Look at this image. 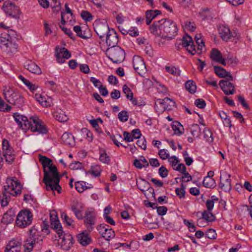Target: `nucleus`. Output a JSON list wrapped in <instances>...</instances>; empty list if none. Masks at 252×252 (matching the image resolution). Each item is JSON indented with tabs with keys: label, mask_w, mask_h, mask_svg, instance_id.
<instances>
[{
	"label": "nucleus",
	"mask_w": 252,
	"mask_h": 252,
	"mask_svg": "<svg viewBox=\"0 0 252 252\" xmlns=\"http://www.w3.org/2000/svg\"><path fill=\"white\" fill-rule=\"evenodd\" d=\"M202 184L204 187L207 188H213L216 186L215 180L210 177H205Z\"/></svg>",
	"instance_id": "39"
},
{
	"label": "nucleus",
	"mask_w": 252,
	"mask_h": 252,
	"mask_svg": "<svg viewBox=\"0 0 252 252\" xmlns=\"http://www.w3.org/2000/svg\"><path fill=\"white\" fill-rule=\"evenodd\" d=\"M99 159L100 161L104 163L108 164L109 163V157L107 155L104 150H101L100 151Z\"/></svg>",
	"instance_id": "47"
},
{
	"label": "nucleus",
	"mask_w": 252,
	"mask_h": 252,
	"mask_svg": "<svg viewBox=\"0 0 252 252\" xmlns=\"http://www.w3.org/2000/svg\"><path fill=\"white\" fill-rule=\"evenodd\" d=\"M69 168L71 170L80 169L82 168V164L79 161H75L70 164Z\"/></svg>",
	"instance_id": "55"
},
{
	"label": "nucleus",
	"mask_w": 252,
	"mask_h": 252,
	"mask_svg": "<svg viewBox=\"0 0 252 252\" xmlns=\"http://www.w3.org/2000/svg\"><path fill=\"white\" fill-rule=\"evenodd\" d=\"M133 66L135 70L140 75L143 76L146 72L145 62L139 56H134L133 58Z\"/></svg>",
	"instance_id": "14"
},
{
	"label": "nucleus",
	"mask_w": 252,
	"mask_h": 252,
	"mask_svg": "<svg viewBox=\"0 0 252 252\" xmlns=\"http://www.w3.org/2000/svg\"><path fill=\"white\" fill-rule=\"evenodd\" d=\"M13 116L16 122L23 130L31 129L33 132L42 134L47 132L46 126L41 124V121L37 117H31L29 120L27 117L18 113H14Z\"/></svg>",
	"instance_id": "2"
},
{
	"label": "nucleus",
	"mask_w": 252,
	"mask_h": 252,
	"mask_svg": "<svg viewBox=\"0 0 252 252\" xmlns=\"http://www.w3.org/2000/svg\"><path fill=\"white\" fill-rule=\"evenodd\" d=\"M195 105L199 108L203 109L206 106V102L202 99H197L195 101Z\"/></svg>",
	"instance_id": "57"
},
{
	"label": "nucleus",
	"mask_w": 252,
	"mask_h": 252,
	"mask_svg": "<svg viewBox=\"0 0 252 252\" xmlns=\"http://www.w3.org/2000/svg\"><path fill=\"white\" fill-rule=\"evenodd\" d=\"M2 9L6 15L13 18H18L21 13L19 7L10 0L4 1Z\"/></svg>",
	"instance_id": "9"
},
{
	"label": "nucleus",
	"mask_w": 252,
	"mask_h": 252,
	"mask_svg": "<svg viewBox=\"0 0 252 252\" xmlns=\"http://www.w3.org/2000/svg\"><path fill=\"white\" fill-rule=\"evenodd\" d=\"M35 98L43 107H49L51 105L52 100L51 98H46L44 95L41 94H36Z\"/></svg>",
	"instance_id": "30"
},
{
	"label": "nucleus",
	"mask_w": 252,
	"mask_h": 252,
	"mask_svg": "<svg viewBox=\"0 0 252 252\" xmlns=\"http://www.w3.org/2000/svg\"><path fill=\"white\" fill-rule=\"evenodd\" d=\"M14 98V102L11 103L15 105H17L18 107H21L24 103V97L19 94H17L16 96Z\"/></svg>",
	"instance_id": "44"
},
{
	"label": "nucleus",
	"mask_w": 252,
	"mask_h": 252,
	"mask_svg": "<svg viewBox=\"0 0 252 252\" xmlns=\"http://www.w3.org/2000/svg\"><path fill=\"white\" fill-rule=\"evenodd\" d=\"M185 88L186 90L190 94H193L196 91V86L192 80H188L185 83Z\"/></svg>",
	"instance_id": "38"
},
{
	"label": "nucleus",
	"mask_w": 252,
	"mask_h": 252,
	"mask_svg": "<svg viewBox=\"0 0 252 252\" xmlns=\"http://www.w3.org/2000/svg\"><path fill=\"white\" fill-rule=\"evenodd\" d=\"M25 66L27 70L32 73L37 74H40L42 73L41 68L33 62L27 63L25 65Z\"/></svg>",
	"instance_id": "32"
},
{
	"label": "nucleus",
	"mask_w": 252,
	"mask_h": 252,
	"mask_svg": "<svg viewBox=\"0 0 252 252\" xmlns=\"http://www.w3.org/2000/svg\"><path fill=\"white\" fill-rule=\"evenodd\" d=\"M230 175L224 172L220 176L219 187L224 191H229L231 189Z\"/></svg>",
	"instance_id": "16"
},
{
	"label": "nucleus",
	"mask_w": 252,
	"mask_h": 252,
	"mask_svg": "<svg viewBox=\"0 0 252 252\" xmlns=\"http://www.w3.org/2000/svg\"><path fill=\"white\" fill-rule=\"evenodd\" d=\"M201 218L207 222H212L216 219L215 215L211 212L208 211H204L202 213Z\"/></svg>",
	"instance_id": "40"
},
{
	"label": "nucleus",
	"mask_w": 252,
	"mask_h": 252,
	"mask_svg": "<svg viewBox=\"0 0 252 252\" xmlns=\"http://www.w3.org/2000/svg\"><path fill=\"white\" fill-rule=\"evenodd\" d=\"M104 40L109 48L117 47V44L118 43L119 38L116 31L112 29L109 33L105 36Z\"/></svg>",
	"instance_id": "17"
},
{
	"label": "nucleus",
	"mask_w": 252,
	"mask_h": 252,
	"mask_svg": "<svg viewBox=\"0 0 252 252\" xmlns=\"http://www.w3.org/2000/svg\"><path fill=\"white\" fill-rule=\"evenodd\" d=\"M118 118L120 121L125 122L127 121L128 119V115L126 111L123 110L119 112L118 115Z\"/></svg>",
	"instance_id": "50"
},
{
	"label": "nucleus",
	"mask_w": 252,
	"mask_h": 252,
	"mask_svg": "<svg viewBox=\"0 0 252 252\" xmlns=\"http://www.w3.org/2000/svg\"><path fill=\"white\" fill-rule=\"evenodd\" d=\"M62 175L60 174L49 178V181H43L46 185L47 190H56L59 193L61 192V187L59 185L60 178Z\"/></svg>",
	"instance_id": "12"
},
{
	"label": "nucleus",
	"mask_w": 252,
	"mask_h": 252,
	"mask_svg": "<svg viewBox=\"0 0 252 252\" xmlns=\"http://www.w3.org/2000/svg\"><path fill=\"white\" fill-rule=\"evenodd\" d=\"M123 92L126 94L127 98H132L133 93L131 90L126 85H124L123 87Z\"/></svg>",
	"instance_id": "53"
},
{
	"label": "nucleus",
	"mask_w": 252,
	"mask_h": 252,
	"mask_svg": "<svg viewBox=\"0 0 252 252\" xmlns=\"http://www.w3.org/2000/svg\"><path fill=\"white\" fill-rule=\"evenodd\" d=\"M79 68L81 72L85 74H88L90 72V68L86 64H80Z\"/></svg>",
	"instance_id": "63"
},
{
	"label": "nucleus",
	"mask_w": 252,
	"mask_h": 252,
	"mask_svg": "<svg viewBox=\"0 0 252 252\" xmlns=\"http://www.w3.org/2000/svg\"><path fill=\"white\" fill-rule=\"evenodd\" d=\"M54 116L55 119L60 122H65L68 119V118L65 114V112L62 110L56 111L54 113Z\"/></svg>",
	"instance_id": "34"
},
{
	"label": "nucleus",
	"mask_w": 252,
	"mask_h": 252,
	"mask_svg": "<svg viewBox=\"0 0 252 252\" xmlns=\"http://www.w3.org/2000/svg\"><path fill=\"white\" fill-rule=\"evenodd\" d=\"M229 81L230 80L228 79L226 80H221L219 83L220 87L226 95L233 94L235 92L234 86Z\"/></svg>",
	"instance_id": "20"
},
{
	"label": "nucleus",
	"mask_w": 252,
	"mask_h": 252,
	"mask_svg": "<svg viewBox=\"0 0 252 252\" xmlns=\"http://www.w3.org/2000/svg\"><path fill=\"white\" fill-rule=\"evenodd\" d=\"M21 246V242L13 239L6 245L4 252H20Z\"/></svg>",
	"instance_id": "21"
},
{
	"label": "nucleus",
	"mask_w": 252,
	"mask_h": 252,
	"mask_svg": "<svg viewBox=\"0 0 252 252\" xmlns=\"http://www.w3.org/2000/svg\"><path fill=\"white\" fill-rule=\"evenodd\" d=\"M96 213L93 209H88L85 212L84 223L89 231H92L95 223Z\"/></svg>",
	"instance_id": "11"
},
{
	"label": "nucleus",
	"mask_w": 252,
	"mask_h": 252,
	"mask_svg": "<svg viewBox=\"0 0 252 252\" xmlns=\"http://www.w3.org/2000/svg\"><path fill=\"white\" fill-rule=\"evenodd\" d=\"M172 129L174 131V134L180 135L184 131V128L181 123L178 121H175L173 123Z\"/></svg>",
	"instance_id": "35"
},
{
	"label": "nucleus",
	"mask_w": 252,
	"mask_h": 252,
	"mask_svg": "<svg viewBox=\"0 0 252 252\" xmlns=\"http://www.w3.org/2000/svg\"><path fill=\"white\" fill-rule=\"evenodd\" d=\"M106 53L108 58L114 63H121L125 59V51L119 46L108 48Z\"/></svg>",
	"instance_id": "5"
},
{
	"label": "nucleus",
	"mask_w": 252,
	"mask_h": 252,
	"mask_svg": "<svg viewBox=\"0 0 252 252\" xmlns=\"http://www.w3.org/2000/svg\"><path fill=\"white\" fill-rule=\"evenodd\" d=\"M204 137L206 141L211 143L213 141L214 138L212 136V133L211 131L207 128H205L203 131Z\"/></svg>",
	"instance_id": "46"
},
{
	"label": "nucleus",
	"mask_w": 252,
	"mask_h": 252,
	"mask_svg": "<svg viewBox=\"0 0 252 252\" xmlns=\"http://www.w3.org/2000/svg\"><path fill=\"white\" fill-rule=\"evenodd\" d=\"M210 58L212 60L219 63L224 66L226 65L225 60L222 58V56L220 52L216 48H213L210 54Z\"/></svg>",
	"instance_id": "22"
},
{
	"label": "nucleus",
	"mask_w": 252,
	"mask_h": 252,
	"mask_svg": "<svg viewBox=\"0 0 252 252\" xmlns=\"http://www.w3.org/2000/svg\"><path fill=\"white\" fill-rule=\"evenodd\" d=\"M70 57V52L65 48L56 47V57L58 63H63L65 60L69 59Z\"/></svg>",
	"instance_id": "19"
},
{
	"label": "nucleus",
	"mask_w": 252,
	"mask_h": 252,
	"mask_svg": "<svg viewBox=\"0 0 252 252\" xmlns=\"http://www.w3.org/2000/svg\"><path fill=\"white\" fill-rule=\"evenodd\" d=\"M15 214L14 211L10 209L3 215L1 222L5 224H8L13 221Z\"/></svg>",
	"instance_id": "28"
},
{
	"label": "nucleus",
	"mask_w": 252,
	"mask_h": 252,
	"mask_svg": "<svg viewBox=\"0 0 252 252\" xmlns=\"http://www.w3.org/2000/svg\"><path fill=\"white\" fill-rule=\"evenodd\" d=\"M11 109V107L7 104H5V102L0 98V111H8Z\"/></svg>",
	"instance_id": "60"
},
{
	"label": "nucleus",
	"mask_w": 252,
	"mask_h": 252,
	"mask_svg": "<svg viewBox=\"0 0 252 252\" xmlns=\"http://www.w3.org/2000/svg\"><path fill=\"white\" fill-rule=\"evenodd\" d=\"M22 186L15 177L7 178L6 185L4 186L3 196L1 201L2 207L6 206L9 200L10 195L17 196L21 194Z\"/></svg>",
	"instance_id": "3"
},
{
	"label": "nucleus",
	"mask_w": 252,
	"mask_h": 252,
	"mask_svg": "<svg viewBox=\"0 0 252 252\" xmlns=\"http://www.w3.org/2000/svg\"><path fill=\"white\" fill-rule=\"evenodd\" d=\"M63 232L61 234H57L60 239L61 240L60 242L61 248L65 251H68L70 249L72 245L73 237L70 234H63Z\"/></svg>",
	"instance_id": "15"
},
{
	"label": "nucleus",
	"mask_w": 252,
	"mask_h": 252,
	"mask_svg": "<svg viewBox=\"0 0 252 252\" xmlns=\"http://www.w3.org/2000/svg\"><path fill=\"white\" fill-rule=\"evenodd\" d=\"M61 217L67 225L70 226L71 225L73 220L71 218H69L65 213H63L61 215Z\"/></svg>",
	"instance_id": "62"
},
{
	"label": "nucleus",
	"mask_w": 252,
	"mask_h": 252,
	"mask_svg": "<svg viewBox=\"0 0 252 252\" xmlns=\"http://www.w3.org/2000/svg\"><path fill=\"white\" fill-rule=\"evenodd\" d=\"M97 230L100 235L107 241H109L115 237L114 231L106 224H100L97 226Z\"/></svg>",
	"instance_id": "13"
},
{
	"label": "nucleus",
	"mask_w": 252,
	"mask_h": 252,
	"mask_svg": "<svg viewBox=\"0 0 252 252\" xmlns=\"http://www.w3.org/2000/svg\"><path fill=\"white\" fill-rule=\"evenodd\" d=\"M149 29L153 34L167 40L173 39L177 34L178 31L176 24L168 19L155 21Z\"/></svg>",
	"instance_id": "1"
},
{
	"label": "nucleus",
	"mask_w": 252,
	"mask_h": 252,
	"mask_svg": "<svg viewBox=\"0 0 252 252\" xmlns=\"http://www.w3.org/2000/svg\"><path fill=\"white\" fill-rule=\"evenodd\" d=\"M200 128L199 126L197 124L193 125L191 126L190 132L193 136H198L200 132Z\"/></svg>",
	"instance_id": "51"
},
{
	"label": "nucleus",
	"mask_w": 252,
	"mask_h": 252,
	"mask_svg": "<svg viewBox=\"0 0 252 252\" xmlns=\"http://www.w3.org/2000/svg\"><path fill=\"white\" fill-rule=\"evenodd\" d=\"M219 33L221 38L225 41H227L231 37V33L229 29L224 26L220 27L219 29Z\"/></svg>",
	"instance_id": "31"
},
{
	"label": "nucleus",
	"mask_w": 252,
	"mask_h": 252,
	"mask_svg": "<svg viewBox=\"0 0 252 252\" xmlns=\"http://www.w3.org/2000/svg\"><path fill=\"white\" fill-rule=\"evenodd\" d=\"M137 145L143 150L146 149V140L145 137L139 139L137 141Z\"/></svg>",
	"instance_id": "61"
},
{
	"label": "nucleus",
	"mask_w": 252,
	"mask_h": 252,
	"mask_svg": "<svg viewBox=\"0 0 252 252\" xmlns=\"http://www.w3.org/2000/svg\"><path fill=\"white\" fill-rule=\"evenodd\" d=\"M158 173L162 178H165L167 176L168 171L163 166H161L158 170Z\"/></svg>",
	"instance_id": "59"
},
{
	"label": "nucleus",
	"mask_w": 252,
	"mask_h": 252,
	"mask_svg": "<svg viewBox=\"0 0 252 252\" xmlns=\"http://www.w3.org/2000/svg\"><path fill=\"white\" fill-rule=\"evenodd\" d=\"M50 216L51 227L56 231L57 234L61 235L63 232V230L56 211H53L50 213Z\"/></svg>",
	"instance_id": "18"
},
{
	"label": "nucleus",
	"mask_w": 252,
	"mask_h": 252,
	"mask_svg": "<svg viewBox=\"0 0 252 252\" xmlns=\"http://www.w3.org/2000/svg\"><path fill=\"white\" fill-rule=\"evenodd\" d=\"M206 237L210 239H216L217 234L215 230L209 229L205 233Z\"/></svg>",
	"instance_id": "52"
},
{
	"label": "nucleus",
	"mask_w": 252,
	"mask_h": 252,
	"mask_svg": "<svg viewBox=\"0 0 252 252\" xmlns=\"http://www.w3.org/2000/svg\"><path fill=\"white\" fill-rule=\"evenodd\" d=\"M78 241L83 246H86L92 242L91 237L89 236L88 233L84 231L77 236Z\"/></svg>",
	"instance_id": "27"
},
{
	"label": "nucleus",
	"mask_w": 252,
	"mask_h": 252,
	"mask_svg": "<svg viewBox=\"0 0 252 252\" xmlns=\"http://www.w3.org/2000/svg\"><path fill=\"white\" fill-rule=\"evenodd\" d=\"M29 232V237L24 241L23 245L25 252H31L32 250L34 245L42 241L37 230L34 227L30 229Z\"/></svg>",
	"instance_id": "6"
},
{
	"label": "nucleus",
	"mask_w": 252,
	"mask_h": 252,
	"mask_svg": "<svg viewBox=\"0 0 252 252\" xmlns=\"http://www.w3.org/2000/svg\"><path fill=\"white\" fill-rule=\"evenodd\" d=\"M62 141L65 145L73 146L75 145V138L73 135L68 132H64L62 137Z\"/></svg>",
	"instance_id": "29"
},
{
	"label": "nucleus",
	"mask_w": 252,
	"mask_h": 252,
	"mask_svg": "<svg viewBox=\"0 0 252 252\" xmlns=\"http://www.w3.org/2000/svg\"><path fill=\"white\" fill-rule=\"evenodd\" d=\"M136 184L137 188L143 192L150 189V183L143 179H141L139 183L137 182Z\"/></svg>",
	"instance_id": "36"
},
{
	"label": "nucleus",
	"mask_w": 252,
	"mask_h": 252,
	"mask_svg": "<svg viewBox=\"0 0 252 252\" xmlns=\"http://www.w3.org/2000/svg\"><path fill=\"white\" fill-rule=\"evenodd\" d=\"M71 210L74 213L76 217L79 220L83 218L82 212L83 210L82 204L78 201L74 202L71 205Z\"/></svg>",
	"instance_id": "24"
},
{
	"label": "nucleus",
	"mask_w": 252,
	"mask_h": 252,
	"mask_svg": "<svg viewBox=\"0 0 252 252\" xmlns=\"http://www.w3.org/2000/svg\"><path fill=\"white\" fill-rule=\"evenodd\" d=\"M184 223L185 225L188 226L189 231L192 232L195 231L196 227L195 225L193 223H191L189 220L185 219L184 220Z\"/></svg>",
	"instance_id": "56"
},
{
	"label": "nucleus",
	"mask_w": 252,
	"mask_h": 252,
	"mask_svg": "<svg viewBox=\"0 0 252 252\" xmlns=\"http://www.w3.org/2000/svg\"><path fill=\"white\" fill-rule=\"evenodd\" d=\"M226 64H227L230 66H234L237 64L238 60L236 57L231 55H228L227 57L224 58Z\"/></svg>",
	"instance_id": "42"
},
{
	"label": "nucleus",
	"mask_w": 252,
	"mask_h": 252,
	"mask_svg": "<svg viewBox=\"0 0 252 252\" xmlns=\"http://www.w3.org/2000/svg\"><path fill=\"white\" fill-rule=\"evenodd\" d=\"M79 134L81 135H83V136H86L87 137L90 139V140H91V141L92 140L93 134L90 132V131L87 128H82Z\"/></svg>",
	"instance_id": "54"
},
{
	"label": "nucleus",
	"mask_w": 252,
	"mask_h": 252,
	"mask_svg": "<svg viewBox=\"0 0 252 252\" xmlns=\"http://www.w3.org/2000/svg\"><path fill=\"white\" fill-rule=\"evenodd\" d=\"M94 31L99 38L104 41L105 36L109 33L110 30L105 21H96L94 24Z\"/></svg>",
	"instance_id": "8"
},
{
	"label": "nucleus",
	"mask_w": 252,
	"mask_h": 252,
	"mask_svg": "<svg viewBox=\"0 0 252 252\" xmlns=\"http://www.w3.org/2000/svg\"><path fill=\"white\" fill-rule=\"evenodd\" d=\"M18 45L16 43L10 41L8 43L4 51L7 54H13L17 51Z\"/></svg>",
	"instance_id": "37"
},
{
	"label": "nucleus",
	"mask_w": 252,
	"mask_h": 252,
	"mask_svg": "<svg viewBox=\"0 0 252 252\" xmlns=\"http://www.w3.org/2000/svg\"><path fill=\"white\" fill-rule=\"evenodd\" d=\"M81 17L86 22H90L93 19L92 15L88 11H82L81 13Z\"/></svg>",
	"instance_id": "48"
},
{
	"label": "nucleus",
	"mask_w": 252,
	"mask_h": 252,
	"mask_svg": "<svg viewBox=\"0 0 252 252\" xmlns=\"http://www.w3.org/2000/svg\"><path fill=\"white\" fill-rule=\"evenodd\" d=\"M101 171V168L99 165H96L92 166L90 170L86 172V174L91 173L94 177H98L100 175Z\"/></svg>",
	"instance_id": "43"
},
{
	"label": "nucleus",
	"mask_w": 252,
	"mask_h": 252,
	"mask_svg": "<svg viewBox=\"0 0 252 252\" xmlns=\"http://www.w3.org/2000/svg\"><path fill=\"white\" fill-rule=\"evenodd\" d=\"M75 189L79 192H82L88 188L86 186V183L84 181L76 182L75 184Z\"/></svg>",
	"instance_id": "45"
},
{
	"label": "nucleus",
	"mask_w": 252,
	"mask_h": 252,
	"mask_svg": "<svg viewBox=\"0 0 252 252\" xmlns=\"http://www.w3.org/2000/svg\"><path fill=\"white\" fill-rule=\"evenodd\" d=\"M166 71L175 76H180L181 71L174 66H165Z\"/></svg>",
	"instance_id": "49"
},
{
	"label": "nucleus",
	"mask_w": 252,
	"mask_h": 252,
	"mask_svg": "<svg viewBox=\"0 0 252 252\" xmlns=\"http://www.w3.org/2000/svg\"><path fill=\"white\" fill-rule=\"evenodd\" d=\"M214 69L215 73L220 77L226 78V79L233 80V78L231 74L226 71L223 68L219 66H215Z\"/></svg>",
	"instance_id": "25"
},
{
	"label": "nucleus",
	"mask_w": 252,
	"mask_h": 252,
	"mask_svg": "<svg viewBox=\"0 0 252 252\" xmlns=\"http://www.w3.org/2000/svg\"><path fill=\"white\" fill-rule=\"evenodd\" d=\"M3 94L5 99L10 103L14 102V98L17 94L14 93L13 89L6 86L3 87Z\"/></svg>",
	"instance_id": "23"
},
{
	"label": "nucleus",
	"mask_w": 252,
	"mask_h": 252,
	"mask_svg": "<svg viewBox=\"0 0 252 252\" xmlns=\"http://www.w3.org/2000/svg\"><path fill=\"white\" fill-rule=\"evenodd\" d=\"M181 40L182 41L181 42V45L183 47L187 48L189 47L190 43H192V39L191 37L188 34L184 36Z\"/></svg>",
	"instance_id": "41"
},
{
	"label": "nucleus",
	"mask_w": 252,
	"mask_h": 252,
	"mask_svg": "<svg viewBox=\"0 0 252 252\" xmlns=\"http://www.w3.org/2000/svg\"><path fill=\"white\" fill-rule=\"evenodd\" d=\"M32 220V214L29 210L21 211L18 214L16 220L17 225L24 228L30 225Z\"/></svg>",
	"instance_id": "7"
},
{
	"label": "nucleus",
	"mask_w": 252,
	"mask_h": 252,
	"mask_svg": "<svg viewBox=\"0 0 252 252\" xmlns=\"http://www.w3.org/2000/svg\"><path fill=\"white\" fill-rule=\"evenodd\" d=\"M175 106V102L172 99L165 97L163 99H157L155 102V108L157 112L161 113L166 110L172 109Z\"/></svg>",
	"instance_id": "10"
},
{
	"label": "nucleus",
	"mask_w": 252,
	"mask_h": 252,
	"mask_svg": "<svg viewBox=\"0 0 252 252\" xmlns=\"http://www.w3.org/2000/svg\"><path fill=\"white\" fill-rule=\"evenodd\" d=\"M39 160L43 167V181L48 182L49 181V178L59 174L56 166L53 164L51 159L45 156L39 155Z\"/></svg>",
	"instance_id": "4"
},
{
	"label": "nucleus",
	"mask_w": 252,
	"mask_h": 252,
	"mask_svg": "<svg viewBox=\"0 0 252 252\" xmlns=\"http://www.w3.org/2000/svg\"><path fill=\"white\" fill-rule=\"evenodd\" d=\"M168 161L171 164V165L174 168H175V166L178 164L179 160H178V158L176 156H172L169 158Z\"/></svg>",
	"instance_id": "64"
},
{
	"label": "nucleus",
	"mask_w": 252,
	"mask_h": 252,
	"mask_svg": "<svg viewBox=\"0 0 252 252\" xmlns=\"http://www.w3.org/2000/svg\"><path fill=\"white\" fill-rule=\"evenodd\" d=\"M158 155L162 159H169V154L165 149L160 150L158 152Z\"/></svg>",
	"instance_id": "58"
},
{
	"label": "nucleus",
	"mask_w": 252,
	"mask_h": 252,
	"mask_svg": "<svg viewBox=\"0 0 252 252\" xmlns=\"http://www.w3.org/2000/svg\"><path fill=\"white\" fill-rule=\"evenodd\" d=\"M13 32V31L11 30L10 31H8V33L6 34L3 35L1 34L0 35V47L3 51L11 40V37L10 36V35Z\"/></svg>",
	"instance_id": "26"
},
{
	"label": "nucleus",
	"mask_w": 252,
	"mask_h": 252,
	"mask_svg": "<svg viewBox=\"0 0 252 252\" xmlns=\"http://www.w3.org/2000/svg\"><path fill=\"white\" fill-rule=\"evenodd\" d=\"M73 30L76 33L77 35L82 38L87 39L89 38L90 36V34L89 31H83L81 29V28L79 26H74L73 28Z\"/></svg>",
	"instance_id": "33"
}]
</instances>
